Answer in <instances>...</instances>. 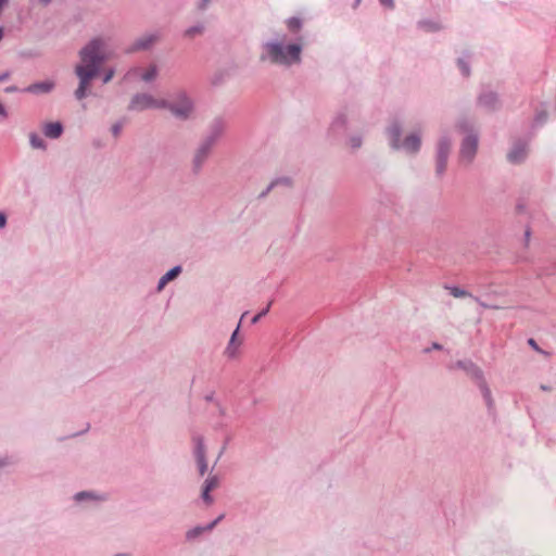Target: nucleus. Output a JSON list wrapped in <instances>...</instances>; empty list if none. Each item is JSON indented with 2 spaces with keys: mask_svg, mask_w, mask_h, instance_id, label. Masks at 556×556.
Masks as SVG:
<instances>
[{
  "mask_svg": "<svg viewBox=\"0 0 556 556\" xmlns=\"http://www.w3.org/2000/svg\"><path fill=\"white\" fill-rule=\"evenodd\" d=\"M356 1L358 2L359 0H356Z\"/></svg>",
  "mask_w": 556,
  "mask_h": 556,
  "instance_id": "44",
  "label": "nucleus"
},
{
  "mask_svg": "<svg viewBox=\"0 0 556 556\" xmlns=\"http://www.w3.org/2000/svg\"><path fill=\"white\" fill-rule=\"evenodd\" d=\"M123 125L121 123H116L112 126V132L115 137H117L122 130Z\"/></svg>",
  "mask_w": 556,
  "mask_h": 556,
  "instance_id": "27",
  "label": "nucleus"
},
{
  "mask_svg": "<svg viewBox=\"0 0 556 556\" xmlns=\"http://www.w3.org/2000/svg\"><path fill=\"white\" fill-rule=\"evenodd\" d=\"M202 30H203L202 26L191 27V28L186 30V36L193 37V36L198 35V34H201Z\"/></svg>",
  "mask_w": 556,
  "mask_h": 556,
  "instance_id": "25",
  "label": "nucleus"
},
{
  "mask_svg": "<svg viewBox=\"0 0 556 556\" xmlns=\"http://www.w3.org/2000/svg\"><path fill=\"white\" fill-rule=\"evenodd\" d=\"M528 344L536 352L541 353V354H544L545 356H548L549 354L546 353L545 351H543L542 349H540V346L538 345L536 341L532 338H530L528 340Z\"/></svg>",
  "mask_w": 556,
  "mask_h": 556,
  "instance_id": "24",
  "label": "nucleus"
},
{
  "mask_svg": "<svg viewBox=\"0 0 556 556\" xmlns=\"http://www.w3.org/2000/svg\"><path fill=\"white\" fill-rule=\"evenodd\" d=\"M16 90H17L16 87H13V86L5 88V92H14Z\"/></svg>",
  "mask_w": 556,
  "mask_h": 556,
  "instance_id": "38",
  "label": "nucleus"
},
{
  "mask_svg": "<svg viewBox=\"0 0 556 556\" xmlns=\"http://www.w3.org/2000/svg\"><path fill=\"white\" fill-rule=\"evenodd\" d=\"M219 484V480L216 476H212L206 479L203 488L202 497L206 504H212L213 498L210 495V492L215 490Z\"/></svg>",
  "mask_w": 556,
  "mask_h": 556,
  "instance_id": "11",
  "label": "nucleus"
},
{
  "mask_svg": "<svg viewBox=\"0 0 556 556\" xmlns=\"http://www.w3.org/2000/svg\"><path fill=\"white\" fill-rule=\"evenodd\" d=\"M450 149H451V143L448 141H446V140L440 141L439 148H438V157H437V172L440 175L445 170Z\"/></svg>",
  "mask_w": 556,
  "mask_h": 556,
  "instance_id": "6",
  "label": "nucleus"
},
{
  "mask_svg": "<svg viewBox=\"0 0 556 556\" xmlns=\"http://www.w3.org/2000/svg\"><path fill=\"white\" fill-rule=\"evenodd\" d=\"M0 115H2V116L7 115V112H5L4 108L1 104H0Z\"/></svg>",
  "mask_w": 556,
  "mask_h": 556,
  "instance_id": "39",
  "label": "nucleus"
},
{
  "mask_svg": "<svg viewBox=\"0 0 556 556\" xmlns=\"http://www.w3.org/2000/svg\"><path fill=\"white\" fill-rule=\"evenodd\" d=\"M352 146H353V148H358L361 146V140L359 139H352Z\"/></svg>",
  "mask_w": 556,
  "mask_h": 556,
  "instance_id": "37",
  "label": "nucleus"
},
{
  "mask_svg": "<svg viewBox=\"0 0 556 556\" xmlns=\"http://www.w3.org/2000/svg\"><path fill=\"white\" fill-rule=\"evenodd\" d=\"M129 108L131 110H147V109H163L167 108V102L164 99L154 98L151 94L141 93L132 98Z\"/></svg>",
  "mask_w": 556,
  "mask_h": 556,
  "instance_id": "3",
  "label": "nucleus"
},
{
  "mask_svg": "<svg viewBox=\"0 0 556 556\" xmlns=\"http://www.w3.org/2000/svg\"><path fill=\"white\" fill-rule=\"evenodd\" d=\"M391 142H392V147L395 148V149H399L400 144H399V140H400V129L399 127H393L391 130Z\"/></svg>",
  "mask_w": 556,
  "mask_h": 556,
  "instance_id": "20",
  "label": "nucleus"
},
{
  "mask_svg": "<svg viewBox=\"0 0 556 556\" xmlns=\"http://www.w3.org/2000/svg\"><path fill=\"white\" fill-rule=\"evenodd\" d=\"M450 293L454 296V298H466V296H471L470 293H468L467 291L458 288V287H448L447 288Z\"/></svg>",
  "mask_w": 556,
  "mask_h": 556,
  "instance_id": "19",
  "label": "nucleus"
},
{
  "mask_svg": "<svg viewBox=\"0 0 556 556\" xmlns=\"http://www.w3.org/2000/svg\"><path fill=\"white\" fill-rule=\"evenodd\" d=\"M167 108L179 118L189 117L193 110L191 100L185 93L178 94L176 101L169 105L167 104Z\"/></svg>",
  "mask_w": 556,
  "mask_h": 556,
  "instance_id": "4",
  "label": "nucleus"
},
{
  "mask_svg": "<svg viewBox=\"0 0 556 556\" xmlns=\"http://www.w3.org/2000/svg\"><path fill=\"white\" fill-rule=\"evenodd\" d=\"M266 55H262V60L268 59L276 64H291L300 61L301 47L296 43L282 46L279 42H269L264 47Z\"/></svg>",
  "mask_w": 556,
  "mask_h": 556,
  "instance_id": "2",
  "label": "nucleus"
},
{
  "mask_svg": "<svg viewBox=\"0 0 556 556\" xmlns=\"http://www.w3.org/2000/svg\"><path fill=\"white\" fill-rule=\"evenodd\" d=\"M29 141H30V144H31V147L34 149H45V141L37 134H30L29 135Z\"/></svg>",
  "mask_w": 556,
  "mask_h": 556,
  "instance_id": "18",
  "label": "nucleus"
},
{
  "mask_svg": "<svg viewBox=\"0 0 556 556\" xmlns=\"http://www.w3.org/2000/svg\"><path fill=\"white\" fill-rule=\"evenodd\" d=\"M403 148L408 152H417L420 148V138L415 135L408 136L403 143Z\"/></svg>",
  "mask_w": 556,
  "mask_h": 556,
  "instance_id": "15",
  "label": "nucleus"
},
{
  "mask_svg": "<svg viewBox=\"0 0 556 556\" xmlns=\"http://www.w3.org/2000/svg\"><path fill=\"white\" fill-rule=\"evenodd\" d=\"M87 495H88L87 493H84V492H83V493L77 494V495H76V498H77V500H80V498H83V497H85V496H87Z\"/></svg>",
  "mask_w": 556,
  "mask_h": 556,
  "instance_id": "40",
  "label": "nucleus"
},
{
  "mask_svg": "<svg viewBox=\"0 0 556 556\" xmlns=\"http://www.w3.org/2000/svg\"><path fill=\"white\" fill-rule=\"evenodd\" d=\"M7 224V217L3 213L0 212V228H3Z\"/></svg>",
  "mask_w": 556,
  "mask_h": 556,
  "instance_id": "29",
  "label": "nucleus"
},
{
  "mask_svg": "<svg viewBox=\"0 0 556 556\" xmlns=\"http://www.w3.org/2000/svg\"><path fill=\"white\" fill-rule=\"evenodd\" d=\"M54 84L52 81H42L33 84L26 88L27 92L31 93H46L53 89Z\"/></svg>",
  "mask_w": 556,
  "mask_h": 556,
  "instance_id": "13",
  "label": "nucleus"
},
{
  "mask_svg": "<svg viewBox=\"0 0 556 556\" xmlns=\"http://www.w3.org/2000/svg\"><path fill=\"white\" fill-rule=\"evenodd\" d=\"M495 96L490 93V94H485L483 97L480 98V102L484 105H491L492 103L495 102Z\"/></svg>",
  "mask_w": 556,
  "mask_h": 556,
  "instance_id": "23",
  "label": "nucleus"
},
{
  "mask_svg": "<svg viewBox=\"0 0 556 556\" xmlns=\"http://www.w3.org/2000/svg\"><path fill=\"white\" fill-rule=\"evenodd\" d=\"M62 125L60 123H49L45 126L43 132L49 138H59L62 134Z\"/></svg>",
  "mask_w": 556,
  "mask_h": 556,
  "instance_id": "14",
  "label": "nucleus"
},
{
  "mask_svg": "<svg viewBox=\"0 0 556 556\" xmlns=\"http://www.w3.org/2000/svg\"><path fill=\"white\" fill-rule=\"evenodd\" d=\"M180 267L179 266H176L174 268H172L170 270H168L159 281V287L157 289L159 290H162L164 288V286L169 282L170 280L175 279L179 273H180Z\"/></svg>",
  "mask_w": 556,
  "mask_h": 556,
  "instance_id": "16",
  "label": "nucleus"
},
{
  "mask_svg": "<svg viewBox=\"0 0 556 556\" xmlns=\"http://www.w3.org/2000/svg\"><path fill=\"white\" fill-rule=\"evenodd\" d=\"M113 55V50L108 40L94 38L79 52L80 62L75 66V74L79 79L75 91L77 100H83L90 89L91 80L99 74L103 62Z\"/></svg>",
  "mask_w": 556,
  "mask_h": 556,
  "instance_id": "1",
  "label": "nucleus"
},
{
  "mask_svg": "<svg viewBox=\"0 0 556 556\" xmlns=\"http://www.w3.org/2000/svg\"><path fill=\"white\" fill-rule=\"evenodd\" d=\"M287 25L291 31H298L301 28V21L296 17H291L287 21Z\"/></svg>",
  "mask_w": 556,
  "mask_h": 556,
  "instance_id": "21",
  "label": "nucleus"
},
{
  "mask_svg": "<svg viewBox=\"0 0 556 556\" xmlns=\"http://www.w3.org/2000/svg\"><path fill=\"white\" fill-rule=\"evenodd\" d=\"M484 396H485L486 399H489V396H490V391H489V390H485V394H484Z\"/></svg>",
  "mask_w": 556,
  "mask_h": 556,
  "instance_id": "43",
  "label": "nucleus"
},
{
  "mask_svg": "<svg viewBox=\"0 0 556 556\" xmlns=\"http://www.w3.org/2000/svg\"><path fill=\"white\" fill-rule=\"evenodd\" d=\"M211 0H201L199 3L200 9H204Z\"/></svg>",
  "mask_w": 556,
  "mask_h": 556,
  "instance_id": "31",
  "label": "nucleus"
},
{
  "mask_svg": "<svg viewBox=\"0 0 556 556\" xmlns=\"http://www.w3.org/2000/svg\"><path fill=\"white\" fill-rule=\"evenodd\" d=\"M459 67L465 76L469 75V68L463 61H459Z\"/></svg>",
  "mask_w": 556,
  "mask_h": 556,
  "instance_id": "28",
  "label": "nucleus"
},
{
  "mask_svg": "<svg viewBox=\"0 0 556 556\" xmlns=\"http://www.w3.org/2000/svg\"><path fill=\"white\" fill-rule=\"evenodd\" d=\"M239 328H240V324L237 326V329L233 331V333L230 338V341L225 350V354L229 358L237 357L239 348L242 344V339L239 337Z\"/></svg>",
  "mask_w": 556,
  "mask_h": 556,
  "instance_id": "7",
  "label": "nucleus"
},
{
  "mask_svg": "<svg viewBox=\"0 0 556 556\" xmlns=\"http://www.w3.org/2000/svg\"><path fill=\"white\" fill-rule=\"evenodd\" d=\"M207 153H208V147H207V144L202 146V147L199 149V151H198V153H197V155H195V162H197V163L202 162V161L206 157Z\"/></svg>",
  "mask_w": 556,
  "mask_h": 556,
  "instance_id": "22",
  "label": "nucleus"
},
{
  "mask_svg": "<svg viewBox=\"0 0 556 556\" xmlns=\"http://www.w3.org/2000/svg\"><path fill=\"white\" fill-rule=\"evenodd\" d=\"M381 4L388 7V8H393V0H380Z\"/></svg>",
  "mask_w": 556,
  "mask_h": 556,
  "instance_id": "30",
  "label": "nucleus"
},
{
  "mask_svg": "<svg viewBox=\"0 0 556 556\" xmlns=\"http://www.w3.org/2000/svg\"><path fill=\"white\" fill-rule=\"evenodd\" d=\"M195 458L198 462L200 475L203 476L207 470V463L205 460V447L201 440L197 442Z\"/></svg>",
  "mask_w": 556,
  "mask_h": 556,
  "instance_id": "9",
  "label": "nucleus"
},
{
  "mask_svg": "<svg viewBox=\"0 0 556 556\" xmlns=\"http://www.w3.org/2000/svg\"><path fill=\"white\" fill-rule=\"evenodd\" d=\"M10 77V74L8 72L0 74V81H4Z\"/></svg>",
  "mask_w": 556,
  "mask_h": 556,
  "instance_id": "32",
  "label": "nucleus"
},
{
  "mask_svg": "<svg viewBox=\"0 0 556 556\" xmlns=\"http://www.w3.org/2000/svg\"><path fill=\"white\" fill-rule=\"evenodd\" d=\"M128 76H140L143 81H152L157 76V67L151 65L147 70L135 68L128 73Z\"/></svg>",
  "mask_w": 556,
  "mask_h": 556,
  "instance_id": "8",
  "label": "nucleus"
},
{
  "mask_svg": "<svg viewBox=\"0 0 556 556\" xmlns=\"http://www.w3.org/2000/svg\"><path fill=\"white\" fill-rule=\"evenodd\" d=\"M114 70H106L103 76V84H108L114 76Z\"/></svg>",
  "mask_w": 556,
  "mask_h": 556,
  "instance_id": "26",
  "label": "nucleus"
},
{
  "mask_svg": "<svg viewBox=\"0 0 556 556\" xmlns=\"http://www.w3.org/2000/svg\"><path fill=\"white\" fill-rule=\"evenodd\" d=\"M269 307H270V303H268V305L266 306L265 309H263L261 313H258L260 317L265 316L268 313Z\"/></svg>",
  "mask_w": 556,
  "mask_h": 556,
  "instance_id": "36",
  "label": "nucleus"
},
{
  "mask_svg": "<svg viewBox=\"0 0 556 556\" xmlns=\"http://www.w3.org/2000/svg\"><path fill=\"white\" fill-rule=\"evenodd\" d=\"M157 34H147L140 37L135 43L132 50H144L150 48L159 40Z\"/></svg>",
  "mask_w": 556,
  "mask_h": 556,
  "instance_id": "10",
  "label": "nucleus"
},
{
  "mask_svg": "<svg viewBox=\"0 0 556 556\" xmlns=\"http://www.w3.org/2000/svg\"><path fill=\"white\" fill-rule=\"evenodd\" d=\"M260 318H261V317H260V315H258V314H257V315H255V316L252 318V323H253V324L257 323V321L260 320Z\"/></svg>",
  "mask_w": 556,
  "mask_h": 556,
  "instance_id": "41",
  "label": "nucleus"
},
{
  "mask_svg": "<svg viewBox=\"0 0 556 556\" xmlns=\"http://www.w3.org/2000/svg\"><path fill=\"white\" fill-rule=\"evenodd\" d=\"M223 515H220L217 519H215L212 523H210L206 528H195L193 530H190L188 533H187V536L188 538H194L197 535H199L200 533H202L204 530H212L222 519H223Z\"/></svg>",
  "mask_w": 556,
  "mask_h": 556,
  "instance_id": "17",
  "label": "nucleus"
},
{
  "mask_svg": "<svg viewBox=\"0 0 556 556\" xmlns=\"http://www.w3.org/2000/svg\"><path fill=\"white\" fill-rule=\"evenodd\" d=\"M478 140L475 136H468L464 139L460 149V159L463 162L470 163L476 155Z\"/></svg>",
  "mask_w": 556,
  "mask_h": 556,
  "instance_id": "5",
  "label": "nucleus"
},
{
  "mask_svg": "<svg viewBox=\"0 0 556 556\" xmlns=\"http://www.w3.org/2000/svg\"><path fill=\"white\" fill-rule=\"evenodd\" d=\"M269 307H270V303H268V305L266 306L265 309H263L261 313H258L260 317L265 316L268 313Z\"/></svg>",
  "mask_w": 556,
  "mask_h": 556,
  "instance_id": "34",
  "label": "nucleus"
},
{
  "mask_svg": "<svg viewBox=\"0 0 556 556\" xmlns=\"http://www.w3.org/2000/svg\"><path fill=\"white\" fill-rule=\"evenodd\" d=\"M269 307H270V303H268V305L266 306L265 309H263L261 313H258L260 317L265 316L268 313Z\"/></svg>",
  "mask_w": 556,
  "mask_h": 556,
  "instance_id": "35",
  "label": "nucleus"
},
{
  "mask_svg": "<svg viewBox=\"0 0 556 556\" xmlns=\"http://www.w3.org/2000/svg\"><path fill=\"white\" fill-rule=\"evenodd\" d=\"M527 155V147L525 143H517L514 146L511 151L508 153V160L511 163H520Z\"/></svg>",
  "mask_w": 556,
  "mask_h": 556,
  "instance_id": "12",
  "label": "nucleus"
},
{
  "mask_svg": "<svg viewBox=\"0 0 556 556\" xmlns=\"http://www.w3.org/2000/svg\"><path fill=\"white\" fill-rule=\"evenodd\" d=\"M269 307H270V303H268V305L266 306L265 309H263L261 313H258L260 317L265 316L268 313Z\"/></svg>",
  "mask_w": 556,
  "mask_h": 556,
  "instance_id": "33",
  "label": "nucleus"
},
{
  "mask_svg": "<svg viewBox=\"0 0 556 556\" xmlns=\"http://www.w3.org/2000/svg\"><path fill=\"white\" fill-rule=\"evenodd\" d=\"M41 4L47 5L51 0H38Z\"/></svg>",
  "mask_w": 556,
  "mask_h": 556,
  "instance_id": "42",
  "label": "nucleus"
}]
</instances>
